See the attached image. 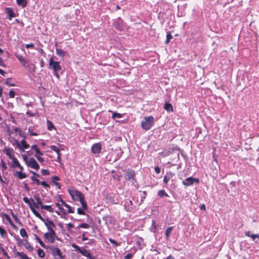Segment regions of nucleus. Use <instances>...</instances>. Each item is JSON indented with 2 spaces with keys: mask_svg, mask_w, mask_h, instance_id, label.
Listing matches in <instances>:
<instances>
[{
  "mask_svg": "<svg viewBox=\"0 0 259 259\" xmlns=\"http://www.w3.org/2000/svg\"><path fill=\"white\" fill-rule=\"evenodd\" d=\"M46 226L49 232L46 233L44 234V237L48 240V242L53 243L55 239L59 240L60 239L56 236L54 228H56V225L54 222L49 219L47 218V222L45 223Z\"/></svg>",
  "mask_w": 259,
  "mask_h": 259,
  "instance_id": "obj_1",
  "label": "nucleus"
},
{
  "mask_svg": "<svg viewBox=\"0 0 259 259\" xmlns=\"http://www.w3.org/2000/svg\"><path fill=\"white\" fill-rule=\"evenodd\" d=\"M154 124V118L153 116H148L144 118L141 123L142 128L145 130H150Z\"/></svg>",
  "mask_w": 259,
  "mask_h": 259,
  "instance_id": "obj_2",
  "label": "nucleus"
},
{
  "mask_svg": "<svg viewBox=\"0 0 259 259\" xmlns=\"http://www.w3.org/2000/svg\"><path fill=\"white\" fill-rule=\"evenodd\" d=\"M71 246L75 249L76 251L80 253L82 255L88 257L89 259H94V257L92 256L90 252L85 249L80 248L74 243L72 244Z\"/></svg>",
  "mask_w": 259,
  "mask_h": 259,
  "instance_id": "obj_3",
  "label": "nucleus"
},
{
  "mask_svg": "<svg viewBox=\"0 0 259 259\" xmlns=\"http://www.w3.org/2000/svg\"><path fill=\"white\" fill-rule=\"evenodd\" d=\"M136 173L135 171L131 169H127L124 174V178L127 181H132L133 183L134 184L136 182L135 178Z\"/></svg>",
  "mask_w": 259,
  "mask_h": 259,
  "instance_id": "obj_4",
  "label": "nucleus"
},
{
  "mask_svg": "<svg viewBox=\"0 0 259 259\" xmlns=\"http://www.w3.org/2000/svg\"><path fill=\"white\" fill-rule=\"evenodd\" d=\"M199 182V181L198 179L190 177L184 180L182 183L184 186H189L193 185L195 183L198 184Z\"/></svg>",
  "mask_w": 259,
  "mask_h": 259,
  "instance_id": "obj_5",
  "label": "nucleus"
},
{
  "mask_svg": "<svg viewBox=\"0 0 259 259\" xmlns=\"http://www.w3.org/2000/svg\"><path fill=\"white\" fill-rule=\"evenodd\" d=\"M49 65L53 71H58L61 69V67L58 62L54 61L52 57L49 60Z\"/></svg>",
  "mask_w": 259,
  "mask_h": 259,
  "instance_id": "obj_6",
  "label": "nucleus"
},
{
  "mask_svg": "<svg viewBox=\"0 0 259 259\" xmlns=\"http://www.w3.org/2000/svg\"><path fill=\"white\" fill-rule=\"evenodd\" d=\"M124 208L127 211H132L134 208L133 201L130 199H125L124 204Z\"/></svg>",
  "mask_w": 259,
  "mask_h": 259,
  "instance_id": "obj_7",
  "label": "nucleus"
},
{
  "mask_svg": "<svg viewBox=\"0 0 259 259\" xmlns=\"http://www.w3.org/2000/svg\"><path fill=\"white\" fill-rule=\"evenodd\" d=\"M26 164L28 166L33 169L38 170L39 168V165L33 158H30L28 161H26Z\"/></svg>",
  "mask_w": 259,
  "mask_h": 259,
  "instance_id": "obj_8",
  "label": "nucleus"
},
{
  "mask_svg": "<svg viewBox=\"0 0 259 259\" xmlns=\"http://www.w3.org/2000/svg\"><path fill=\"white\" fill-rule=\"evenodd\" d=\"M69 192L73 199H75L74 195L77 197V199H76V200H78L79 201L84 199V195L78 190H75L73 191V193H71L70 191H69Z\"/></svg>",
  "mask_w": 259,
  "mask_h": 259,
  "instance_id": "obj_9",
  "label": "nucleus"
},
{
  "mask_svg": "<svg viewBox=\"0 0 259 259\" xmlns=\"http://www.w3.org/2000/svg\"><path fill=\"white\" fill-rule=\"evenodd\" d=\"M101 145L100 143H96L92 145L91 151L94 154H99L101 151Z\"/></svg>",
  "mask_w": 259,
  "mask_h": 259,
  "instance_id": "obj_10",
  "label": "nucleus"
},
{
  "mask_svg": "<svg viewBox=\"0 0 259 259\" xmlns=\"http://www.w3.org/2000/svg\"><path fill=\"white\" fill-rule=\"evenodd\" d=\"M50 249L52 251V253L54 255H57L59 257L63 259L64 258V256H62L61 251L60 249L56 247H54V246L51 247Z\"/></svg>",
  "mask_w": 259,
  "mask_h": 259,
  "instance_id": "obj_11",
  "label": "nucleus"
},
{
  "mask_svg": "<svg viewBox=\"0 0 259 259\" xmlns=\"http://www.w3.org/2000/svg\"><path fill=\"white\" fill-rule=\"evenodd\" d=\"M6 12L8 15V18L10 20L12 18L15 17V14L14 13L13 9L11 8H7L6 9Z\"/></svg>",
  "mask_w": 259,
  "mask_h": 259,
  "instance_id": "obj_12",
  "label": "nucleus"
},
{
  "mask_svg": "<svg viewBox=\"0 0 259 259\" xmlns=\"http://www.w3.org/2000/svg\"><path fill=\"white\" fill-rule=\"evenodd\" d=\"M15 256H19L21 259H31L29 258L25 253L23 252L16 251L14 252Z\"/></svg>",
  "mask_w": 259,
  "mask_h": 259,
  "instance_id": "obj_13",
  "label": "nucleus"
},
{
  "mask_svg": "<svg viewBox=\"0 0 259 259\" xmlns=\"http://www.w3.org/2000/svg\"><path fill=\"white\" fill-rule=\"evenodd\" d=\"M245 235L247 237H250L252 238L253 241L257 242L255 241L256 238L259 239V234H251L250 231H246L245 233Z\"/></svg>",
  "mask_w": 259,
  "mask_h": 259,
  "instance_id": "obj_14",
  "label": "nucleus"
},
{
  "mask_svg": "<svg viewBox=\"0 0 259 259\" xmlns=\"http://www.w3.org/2000/svg\"><path fill=\"white\" fill-rule=\"evenodd\" d=\"M16 57L19 60L20 62L24 67H26V64L28 62L22 56L19 55H16Z\"/></svg>",
  "mask_w": 259,
  "mask_h": 259,
  "instance_id": "obj_15",
  "label": "nucleus"
},
{
  "mask_svg": "<svg viewBox=\"0 0 259 259\" xmlns=\"http://www.w3.org/2000/svg\"><path fill=\"white\" fill-rule=\"evenodd\" d=\"M23 245L25 246L26 249L30 251H32L33 250V247L32 245L30 244V243L27 240H24V242L23 243Z\"/></svg>",
  "mask_w": 259,
  "mask_h": 259,
  "instance_id": "obj_16",
  "label": "nucleus"
},
{
  "mask_svg": "<svg viewBox=\"0 0 259 259\" xmlns=\"http://www.w3.org/2000/svg\"><path fill=\"white\" fill-rule=\"evenodd\" d=\"M164 109L167 112H173V107L172 105L168 103H165L164 106Z\"/></svg>",
  "mask_w": 259,
  "mask_h": 259,
  "instance_id": "obj_17",
  "label": "nucleus"
},
{
  "mask_svg": "<svg viewBox=\"0 0 259 259\" xmlns=\"http://www.w3.org/2000/svg\"><path fill=\"white\" fill-rule=\"evenodd\" d=\"M2 215L4 216V217L9 222L10 224L14 228H16V226L14 224L13 222L12 221L10 217L9 216L8 214L5 213H2Z\"/></svg>",
  "mask_w": 259,
  "mask_h": 259,
  "instance_id": "obj_18",
  "label": "nucleus"
},
{
  "mask_svg": "<svg viewBox=\"0 0 259 259\" xmlns=\"http://www.w3.org/2000/svg\"><path fill=\"white\" fill-rule=\"evenodd\" d=\"M15 176H17L19 179H23L27 177L26 173H23L22 171H16Z\"/></svg>",
  "mask_w": 259,
  "mask_h": 259,
  "instance_id": "obj_19",
  "label": "nucleus"
},
{
  "mask_svg": "<svg viewBox=\"0 0 259 259\" xmlns=\"http://www.w3.org/2000/svg\"><path fill=\"white\" fill-rule=\"evenodd\" d=\"M13 152V150H11L10 148L5 147L4 149V153L9 157V158L12 159L14 156L12 155L11 154V152Z\"/></svg>",
  "mask_w": 259,
  "mask_h": 259,
  "instance_id": "obj_20",
  "label": "nucleus"
},
{
  "mask_svg": "<svg viewBox=\"0 0 259 259\" xmlns=\"http://www.w3.org/2000/svg\"><path fill=\"white\" fill-rule=\"evenodd\" d=\"M21 143L17 140L15 139L14 142L13 143V145H16L18 148L19 150L21 152H24L25 151L22 149V147L21 146Z\"/></svg>",
  "mask_w": 259,
  "mask_h": 259,
  "instance_id": "obj_21",
  "label": "nucleus"
},
{
  "mask_svg": "<svg viewBox=\"0 0 259 259\" xmlns=\"http://www.w3.org/2000/svg\"><path fill=\"white\" fill-rule=\"evenodd\" d=\"M17 4L22 8H24L27 4V0H17Z\"/></svg>",
  "mask_w": 259,
  "mask_h": 259,
  "instance_id": "obj_22",
  "label": "nucleus"
},
{
  "mask_svg": "<svg viewBox=\"0 0 259 259\" xmlns=\"http://www.w3.org/2000/svg\"><path fill=\"white\" fill-rule=\"evenodd\" d=\"M56 54L58 56H61V57H64L66 54V52H65L64 50H61L60 49H58V48L56 49Z\"/></svg>",
  "mask_w": 259,
  "mask_h": 259,
  "instance_id": "obj_23",
  "label": "nucleus"
},
{
  "mask_svg": "<svg viewBox=\"0 0 259 259\" xmlns=\"http://www.w3.org/2000/svg\"><path fill=\"white\" fill-rule=\"evenodd\" d=\"M174 227H169L165 231V235H166V238L167 240L169 239V236L171 233L172 230H173Z\"/></svg>",
  "mask_w": 259,
  "mask_h": 259,
  "instance_id": "obj_24",
  "label": "nucleus"
},
{
  "mask_svg": "<svg viewBox=\"0 0 259 259\" xmlns=\"http://www.w3.org/2000/svg\"><path fill=\"white\" fill-rule=\"evenodd\" d=\"M20 143L21 146L22 147V149L24 150L26 149H28L30 147L29 145L24 140H22L20 142Z\"/></svg>",
  "mask_w": 259,
  "mask_h": 259,
  "instance_id": "obj_25",
  "label": "nucleus"
},
{
  "mask_svg": "<svg viewBox=\"0 0 259 259\" xmlns=\"http://www.w3.org/2000/svg\"><path fill=\"white\" fill-rule=\"evenodd\" d=\"M158 196L161 198L168 197V195L165 192L164 190H161L158 192Z\"/></svg>",
  "mask_w": 259,
  "mask_h": 259,
  "instance_id": "obj_26",
  "label": "nucleus"
},
{
  "mask_svg": "<svg viewBox=\"0 0 259 259\" xmlns=\"http://www.w3.org/2000/svg\"><path fill=\"white\" fill-rule=\"evenodd\" d=\"M41 208L47 210L48 211H49L50 212H54V208H53L51 207V205H43L41 206Z\"/></svg>",
  "mask_w": 259,
  "mask_h": 259,
  "instance_id": "obj_27",
  "label": "nucleus"
},
{
  "mask_svg": "<svg viewBox=\"0 0 259 259\" xmlns=\"http://www.w3.org/2000/svg\"><path fill=\"white\" fill-rule=\"evenodd\" d=\"M0 234L1 237L3 238H6L7 236V233L5 230L2 227L0 226Z\"/></svg>",
  "mask_w": 259,
  "mask_h": 259,
  "instance_id": "obj_28",
  "label": "nucleus"
},
{
  "mask_svg": "<svg viewBox=\"0 0 259 259\" xmlns=\"http://www.w3.org/2000/svg\"><path fill=\"white\" fill-rule=\"evenodd\" d=\"M11 213L12 214V217L14 218V219L15 220V221H16V223H17L19 225H20V226H23V224L20 221V220H19V219L18 218V217H17L16 215H15L12 210H11Z\"/></svg>",
  "mask_w": 259,
  "mask_h": 259,
  "instance_id": "obj_29",
  "label": "nucleus"
},
{
  "mask_svg": "<svg viewBox=\"0 0 259 259\" xmlns=\"http://www.w3.org/2000/svg\"><path fill=\"white\" fill-rule=\"evenodd\" d=\"M20 234L21 236L23 237L27 238L28 237L27 232L26 231L25 229L24 228L20 229Z\"/></svg>",
  "mask_w": 259,
  "mask_h": 259,
  "instance_id": "obj_30",
  "label": "nucleus"
},
{
  "mask_svg": "<svg viewBox=\"0 0 259 259\" xmlns=\"http://www.w3.org/2000/svg\"><path fill=\"white\" fill-rule=\"evenodd\" d=\"M34 198L35 199L36 202V203L39 205L40 206V207H41V206L43 205V204L42 203V201L40 200V198L38 195H35L34 196Z\"/></svg>",
  "mask_w": 259,
  "mask_h": 259,
  "instance_id": "obj_31",
  "label": "nucleus"
},
{
  "mask_svg": "<svg viewBox=\"0 0 259 259\" xmlns=\"http://www.w3.org/2000/svg\"><path fill=\"white\" fill-rule=\"evenodd\" d=\"M47 127H48V130L52 131V130L53 128H55L54 125H53V123L50 120H47Z\"/></svg>",
  "mask_w": 259,
  "mask_h": 259,
  "instance_id": "obj_32",
  "label": "nucleus"
},
{
  "mask_svg": "<svg viewBox=\"0 0 259 259\" xmlns=\"http://www.w3.org/2000/svg\"><path fill=\"white\" fill-rule=\"evenodd\" d=\"M121 117H122V114L117 113V112H113L112 116V118L113 119H115L116 118H120Z\"/></svg>",
  "mask_w": 259,
  "mask_h": 259,
  "instance_id": "obj_33",
  "label": "nucleus"
},
{
  "mask_svg": "<svg viewBox=\"0 0 259 259\" xmlns=\"http://www.w3.org/2000/svg\"><path fill=\"white\" fill-rule=\"evenodd\" d=\"M172 38V36L171 35L170 32L169 31L166 34V39L165 41V44H168Z\"/></svg>",
  "mask_w": 259,
  "mask_h": 259,
  "instance_id": "obj_34",
  "label": "nucleus"
},
{
  "mask_svg": "<svg viewBox=\"0 0 259 259\" xmlns=\"http://www.w3.org/2000/svg\"><path fill=\"white\" fill-rule=\"evenodd\" d=\"M151 231L152 232H156L157 231V226L155 221H153L152 227L150 228Z\"/></svg>",
  "mask_w": 259,
  "mask_h": 259,
  "instance_id": "obj_35",
  "label": "nucleus"
},
{
  "mask_svg": "<svg viewBox=\"0 0 259 259\" xmlns=\"http://www.w3.org/2000/svg\"><path fill=\"white\" fill-rule=\"evenodd\" d=\"M37 254L39 256V257H40L41 258H43L45 256V252L44 251V250L42 249H41L40 248H39L37 250Z\"/></svg>",
  "mask_w": 259,
  "mask_h": 259,
  "instance_id": "obj_36",
  "label": "nucleus"
},
{
  "mask_svg": "<svg viewBox=\"0 0 259 259\" xmlns=\"http://www.w3.org/2000/svg\"><path fill=\"white\" fill-rule=\"evenodd\" d=\"M12 159L14 167H18V166H20V164L16 158L13 157Z\"/></svg>",
  "mask_w": 259,
  "mask_h": 259,
  "instance_id": "obj_37",
  "label": "nucleus"
},
{
  "mask_svg": "<svg viewBox=\"0 0 259 259\" xmlns=\"http://www.w3.org/2000/svg\"><path fill=\"white\" fill-rule=\"evenodd\" d=\"M34 236L35 237V239L38 242L40 246L44 248H46L45 244L41 240V239L36 235H34Z\"/></svg>",
  "mask_w": 259,
  "mask_h": 259,
  "instance_id": "obj_38",
  "label": "nucleus"
},
{
  "mask_svg": "<svg viewBox=\"0 0 259 259\" xmlns=\"http://www.w3.org/2000/svg\"><path fill=\"white\" fill-rule=\"evenodd\" d=\"M50 148H51L52 150H53V151H54L55 152H56V153H57V154H59V153H60V149H59L58 147L56 146L55 145H51V146H50Z\"/></svg>",
  "mask_w": 259,
  "mask_h": 259,
  "instance_id": "obj_39",
  "label": "nucleus"
},
{
  "mask_svg": "<svg viewBox=\"0 0 259 259\" xmlns=\"http://www.w3.org/2000/svg\"><path fill=\"white\" fill-rule=\"evenodd\" d=\"M79 201H80V203L81 204L82 209H87V208H88V206H87V203L85 202V201L84 200V199H82L81 200H80Z\"/></svg>",
  "mask_w": 259,
  "mask_h": 259,
  "instance_id": "obj_40",
  "label": "nucleus"
},
{
  "mask_svg": "<svg viewBox=\"0 0 259 259\" xmlns=\"http://www.w3.org/2000/svg\"><path fill=\"white\" fill-rule=\"evenodd\" d=\"M11 80V79L10 78H7L5 81V84L9 87H14L15 85L13 83H12Z\"/></svg>",
  "mask_w": 259,
  "mask_h": 259,
  "instance_id": "obj_41",
  "label": "nucleus"
},
{
  "mask_svg": "<svg viewBox=\"0 0 259 259\" xmlns=\"http://www.w3.org/2000/svg\"><path fill=\"white\" fill-rule=\"evenodd\" d=\"M109 240L110 242L114 245L115 246H118L120 245V243L117 242L116 241L112 238H109Z\"/></svg>",
  "mask_w": 259,
  "mask_h": 259,
  "instance_id": "obj_42",
  "label": "nucleus"
},
{
  "mask_svg": "<svg viewBox=\"0 0 259 259\" xmlns=\"http://www.w3.org/2000/svg\"><path fill=\"white\" fill-rule=\"evenodd\" d=\"M23 200L26 203H27L29 205V206H30V205H32V202L31 201L30 199H29L27 197H23Z\"/></svg>",
  "mask_w": 259,
  "mask_h": 259,
  "instance_id": "obj_43",
  "label": "nucleus"
},
{
  "mask_svg": "<svg viewBox=\"0 0 259 259\" xmlns=\"http://www.w3.org/2000/svg\"><path fill=\"white\" fill-rule=\"evenodd\" d=\"M65 207L68 208V213H73L74 212V208L71 207L69 205H65Z\"/></svg>",
  "mask_w": 259,
  "mask_h": 259,
  "instance_id": "obj_44",
  "label": "nucleus"
},
{
  "mask_svg": "<svg viewBox=\"0 0 259 259\" xmlns=\"http://www.w3.org/2000/svg\"><path fill=\"white\" fill-rule=\"evenodd\" d=\"M78 228H89L90 227V225L87 223H82L80 224L78 226Z\"/></svg>",
  "mask_w": 259,
  "mask_h": 259,
  "instance_id": "obj_45",
  "label": "nucleus"
},
{
  "mask_svg": "<svg viewBox=\"0 0 259 259\" xmlns=\"http://www.w3.org/2000/svg\"><path fill=\"white\" fill-rule=\"evenodd\" d=\"M29 208L33 212V213L36 216L38 212L35 209L33 205H30Z\"/></svg>",
  "mask_w": 259,
  "mask_h": 259,
  "instance_id": "obj_46",
  "label": "nucleus"
},
{
  "mask_svg": "<svg viewBox=\"0 0 259 259\" xmlns=\"http://www.w3.org/2000/svg\"><path fill=\"white\" fill-rule=\"evenodd\" d=\"M29 208L33 212V213L36 216L38 212L35 209L33 205H30Z\"/></svg>",
  "mask_w": 259,
  "mask_h": 259,
  "instance_id": "obj_47",
  "label": "nucleus"
},
{
  "mask_svg": "<svg viewBox=\"0 0 259 259\" xmlns=\"http://www.w3.org/2000/svg\"><path fill=\"white\" fill-rule=\"evenodd\" d=\"M1 251L3 253V254L7 257V259H10V256L8 255V253L6 252L5 249L3 248Z\"/></svg>",
  "mask_w": 259,
  "mask_h": 259,
  "instance_id": "obj_48",
  "label": "nucleus"
},
{
  "mask_svg": "<svg viewBox=\"0 0 259 259\" xmlns=\"http://www.w3.org/2000/svg\"><path fill=\"white\" fill-rule=\"evenodd\" d=\"M30 200L32 202V205H33V206L34 207V208H36V209H38L39 208V205L38 204H36L34 201V200L32 198H30Z\"/></svg>",
  "mask_w": 259,
  "mask_h": 259,
  "instance_id": "obj_49",
  "label": "nucleus"
},
{
  "mask_svg": "<svg viewBox=\"0 0 259 259\" xmlns=\"http://www.w3.org/2000/svg\"><path fill=\"white\" fill-rule=\"evenodd\" d=\"M41 172L44 176H47L50 174V171L48 169H42L41 170Z\"/></svg>",
  "mask_w": 259,
  "mask_h": 259,
  "instance_id": "obj_50",
  "label": "nucleus"
},
{
  "mask_svg": "<svg viewBox=\"0 0 259 259\" xmlns=\"http://www.w3.org/2000/svg\"><path fill=\"white\" fill-rule=\"evenodd\" d=\"M1 162H2V170L4 171L7 169V166L6 163H5V162L4 161V160H2Z\"/></svg>",
  "mask_w": 259,
  "mask_h": 259,
  "instance_id": "obj_51",
  "label": "nucleus"
},
{
  "mask_svg": "<svg viewBox=\"0 0 259 259\" xmlns=\"http://www.w3.org/2000/svg\"><path fill=\"white\" fill-rule=\"evenodd\" d=\"M9 95L10 98H14L15 96V92L12 90L9 92Z\"/></svg>",
  "mask_w": 259,
  "mask_h": 259,
  "instance_id": "obj_52",
  "label": "nucleus"
},
{
  "mask_svg": "<svg viewBox=\"0 0 259 259\" xmlns=\"http://www.w3.org/2000/svg\"><path fill=\"white\" fill-rule=\"evenodd\" d=\"M77 213L79 214H85L84 211L80 207L77 208Z\"/></svg>",
  "mask_w": 259,
  "mask_h": 259,
  "instance_id": "obj_53",
  "label": "nucleus"
},
{
  "mask_svg": "<svg viewBox=\"0 0 259 259\" xmlns=\"http://www.w3.org/2000/svg\"><path fill=\"white\" fill-rule=\"evenodd\" d=\"M74 227V225L71 223H69L67 225V229L68 231H70L71 229Z\"/></svg>",
  "mask_w": 259,
  "mask_h": 259,
  "instance_id": "obj_54",
  "label": "nucleus"
},
{
  "mask_svg": "<svg viewBox=\"0 0 259 259\" xmlns=\"http://www.w3.org/2000/svg\"><path fill=\"white\" fill-rule=\"evenodd\" d=\"M35 157L40 162H43L44 161V159L40 156L35 154Z\"/></svg>",
  "mask_w": 259,
  "mask_h": 259,
  "instance_id": "obj_55",
  "label": "nucleus"
},
{
  "mask_svg": "<svg viewBox=\"0 0 259 259\" xmlns=\"http://www.w3.org/2000/svg\"><path fill=\"white\" fill-rule=\"evenodd\" d=\"M18 134H19V136H20L21 137H22L23 138V140H25L26 137L25 135V133H24L22 131H19V133H18Z\"/></svg>",
  "mask_w": 259,
  "mask_h": 259,
  "instance_id": "obj_56",
  "label": "nucleus"
},
{
  "mask_svg": "<svg viewBox=\"0 0 259 259\" xmlns=\"http://www.w3.org/2000/svg\"><path fill=\"white\" fill-rule=\"evenodd\" d=\"M40 184L41 185L44 187L50 188V185L45 181L40 182Z\"/></svg>",
  "mask_w": 259,
  "mask_h": 259,
  "instance_id": "obj_57",
  "label": "nucleus"
},
{
  "mask_svg": "<svg viewBox=\"0 0 259 259\" xmlns=\"http://www.w3.org/2000/svg\"><path fill=\"white\" fill-rule=\"evenodd\" d=\"M52 182L54 183V182H56L55 181H59L60 178L56 176H54L52 177Z\"/></svg>",
  "mask_w": 259,
  "mask_h": 259,
  "instance_id": "obj_58",
  "label": "nucleus"
},
{
  "mask_svg": "<svg viewBox=\"0 0 259 259\" xmlns=\"http://www.w3.org/2000/svg\"><path fill=\"white\" fill-rule=\"evenodd\" d=\"M120 176L118 175V174H114V175H113V178L116 180H117L118 181H120Z\"/></svg>",
  "mask_w": 259,
  "mask_h": 259,
  "instance_id": "obj_59",
  "label": "nucleus"
},
{
  "mask_svg": "<svg viewBox=\"0 0 259 259\" xmlns=\"http://www.w3.org/2000/svg\"><path fill=\"white\" fill-rule=\"evenodd\" d=\"M133 256V254L131 253H128L126 254L124 257V259H131Z\"/></svg>",
  "mask_w": 259,
  "mask_h": 259,
  "instance_id": "obj_60",
  "label": "nucleus"
},
{
  "mask_svg": "<svg viewBox=\"0 0 259 259\" xmlns=\"http://www.w3.org/2000/svg\"><path fill=\"white\" fill-rule=\"evenodd\" d=\"M35 151L36 152V154L37 155H39V156L41 155H41H43V153L41 152H40V151L39 148H37V149H36L35 150Z\"/></svg>",
  "mask_w": 259,
  "mask_h": 259,
  "instance_id": "obj_61",
  "label": "nucleus"
},
{
  "mask_svg": "<svg viewBox=\"0 0 259 259\" xmlns=\"http://www.w3.org/2000/svg\"><path fill=\"white\" fill-rule=\"evenodd\" d=\"M56 206L58 207V208L61 211H63V208L62 207V205L58 202L56 203Z\"/></svg>",
  "mask_w": 259,
  "mask_h": 259,
  "instance_id": "obj_62",
  "label": "nucleus"
},
{
  "mask_svg": "<svg viewBox=\"0 0 259 259\" xmlns=\"http://www.w3.org/2000/svg\"><path fill=\"white\" fill-rule=\"evenodd\" d=\"M24 188L27 191V192H29L30 191V189H29V188L28 186V184L27 183H24Z\"/></svg>",
  "mask_w": 259,
  "mask_h": 259,
  "instance_id": "obj_63",
  "label": "nucleus"
},
{
  "mask_svg": "<svg viewBox=\"0 0 259 259\" xmlns=\"http://www.w3.org/2000/svg\"><path fill=\"white\" fill-rule=\"evenodd\" d=\"M143 196H141V202H143V199H145L146 198V196L147 195V193L146 191H143Z\"/></svg>",
  "mask_w": 259,
  "mask_h": 259,
  "instance_id": "obj_64",
  "label": "nucleus"
}]
</instances>
